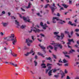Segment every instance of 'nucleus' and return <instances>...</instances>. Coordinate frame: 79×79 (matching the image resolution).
Segmentation results:
<instances>
[{
	"label": "nucleus",
	"mask_w": 79,
	"mask_h": 79,
	"mask_svg": "<svg viewBox=\"0 0 79 79\" xmlns=\"http://www.w3.org/2000/svg\"><path fill=\"white\" fill-rule=\"evenodd\" d=\"M31 31H29V32L30 33L32 32V30L34 32H35V33H36L37 32H39L41 31V30H39L38 29L36 28L35 27H33V26H32V27H31Z\"/></svg>",
	"instance_id": "f257e3e1"
},
{
	"label": "nucleus",
	"mask_w": 79,
	"mask_h": 79,
	"mask_svg": "<svg viewBox=\"0 0 79 79\" xmlns=\"http://www.w3.org/2000/svg\"><path fill=\"white\" fill-rule=\"evenodd\" d=\"M51 45H53L54 47H60V49H61L63 48V46L61 44H60L59 43H51Z\"/></svg>",
	"instance_id": "f03ea898"
},
{
	"label": "nucleus",
	"mask_w": 79,
	"mask_h": 79,
	"mask_svg": "<svg viewBox=\"0 0 79 79\" xmlns=\"http://www.w3.org/2000/svg\"><path fill=\"white\" fill-rule=\"evenodd\" d=\"M56 37H57L56 38V39L57 40H60V39H61V40H62V39H63V38L64 37V34L63 33H61V35L59 36L58 35H56Z\"/></svg>",
	"instance_id": "7ed1b4c3"
},
{
	"label": "nucleus",
	"mask_w": 79,
	"mask_h": 79,
	"mask_svg": "<svg viewBox=\"0 0 79 79\" xmlns=\"http://www.w3.org/2000/svg\"><path fill=\"white\" fill-rule=\"evenodd\" d=\"M26 42L27 43V45L28 46H30L31 45V43H32L33 41L32 40H31L29 39L26 40Z\"/></svg>",
	"instance_id": "20e7f679"
},
{
	"label": "nucleus",
	"mask_w": 79,
	"mask_h": 79,
	"mask_svg": "<svg viewBox=\"0 0 79 79\" xmlns=\"http://www.w3.org/2000/svg\"><path fill=\"white\" fill-rule=\"evenodd\" d=\"M11 41H13L12 42V44L13 45H15L16 42H17V40H16V37H15L14 39H12L11 40Z\"/></svg>",
	"instance_id": "39448f33"
},
{
	"label": "nucleus",
	"mask_w": 79,
	"mask_h": 79,
	"mask_svg": "<svg viewBox=\"0 0 79 79\" xmlns=\"http://www.w3.org/2000/svg\"><path fill=\"white\" fill-rule=\"evenodd\" d=\"M4 40H6V42H7L8 41H10V40H11V39H12L11 38L10 36H9L5 37L4 38Z\"/></svg>",
	"instance_id": "423d86ee"
},
{
	"label": "nucleus",
	"mask_w": 79,
	"mask_h": 79,
	"mask_svg": "<svg viewBox=\"0 0 79 79\" xmlns=\"http://www.w3.org/2000/svg\"><path fill=\"white\" fill-rule=\"evenodd\" d=\"M50 8L52 10V13L53 14H54V15H55V14H53V13H54V11H55V9H57V7H56L55 8H54V7H51Z\"/></svg>",
	"instance_id": "0eeeda50"
},
{
	"label": "nucleus",
	"mask_w": 79,
	"mask_h": 79,
	"mask_svg": "<svg viewBox=\"0 0 79 79\" xmlns=\"http://www.w3.org/2000/svg\"><path fill=\"white\" fill-rule=\"evenodd\" d=\"M60 74L61 75V78H63L64 77V76H65V73L63 72L62 71L60 72Z\"/></svg>",
	"instance_id": "6e6552de"
},
{
	"label": "nucleus",
	"mask_w": 79,
	"mask_h": 79,
	"mask_svg": "<svg viewBox=\"0 0 79 79\" xmlns=\"http://www.w3.org/2000/svg\"><path fill=\"white\" fill-rule=\"evenodd\" d=\"M51 68H52V67H51V66H49V67H48V69H46V74H47V73H48V71L50 70V69H51Z\"/></svg>",
	"instance_id": "1a4fd4ad"
},
{
	"label": "nucleus",
	"mask_w": 79,
	"mask_h": 79,
	"mask_svg": "<svg viewBox=\"0 0 79 79\" xmlns=\"http://www.w3.org/2000/svg\"><path fill=\"white\" fill-rule=\"evenodd\" d=\"M10 52L11 53V54L12 55H13V56H14L15 57H16V56H17V55L13 53V54L12 53V50L11 49L10 50Z\"/></svg>",
	"instance_id": "9d476101"
},
{
	"label": "nucleus",
	"mask_w": 79,
	"mask_h": 79,
	"mask_svg": "<svg viewBox=\"0 0 79 79\" xmlns=\"http://www.w3.org/2000/svg\"><path fill=\"white\" fill-rule=\"evenodd\" d=\"M39 47H40V48H41L42 49H43V50L45 49V47H44V46H41V44H40L39 45Z\"/></svg>",
	"instance_id": "9b49d317"
},
{
	"label": "nucleus",
	"mask_w": 79,
	"mask_h": 79,
	"mask_svg": "<svg viewBox=\"0 0 79 79\" xmlns=\"http://www.w3.org/2000/svg\"><path fill=\"white\" fill-rule=\"evenodd\" d=\"M15 24H16L18 26H20L19 22H18L17 20H15Z\"/></svg>",
	"instance_id": "f8f14e48"
},
{
	"label": "nucleus",
	"mask_w": 79,
	"mask_h": 79,
	"mask_svg": "<svg viewBox=\"0 0 79 79\" xmlns=\"http://www.w3.org/2000/svg\"><path fill=\"white\" fill-rule=\"evenodd\" d=\"M62 6H64V7L65 8H68V7L69 6H67L66 5L64 4H62Z\"/></svg>",
	"instance_id": "ddd939ff"
},
{
	"label": "nucleus",
	"mask_w": 79,
	"mask_h": 79,
	"mask_svg": "<svg viewBox=\"0 0 79 79\" xmlns=\"http://www.w3.org/2000/svg\"><path fill=\"white\" fill-rule=\"evenodd\" d=\"M53 70H50L48 73V74L49 76H50L52 75V71Z\"/></svg>",
	"instance_id": "4468645a"
},
{
	"label": "nucleus",
	"mask_w": 79,
	"mask_h": 79,
	"mask_svg": "<svg viewBox=\"0 0 79 79\" xmlns=\"http://www.w3.org/2000/svg\"><path fill=\"white\" fill-rule=\"evenodd\" d=\"M38 55H40L41 56H42L43 58H44L45 57V56L43 55V54H41V53L40 52H38Z\"/></svg>",
	"instance_id": "2eb2a0df"
},
{
	"label": "nucleus",
	"mask_w": 79,
	"mask_h": 79,
	"mask_svg": "<svg viewBox=\"0 0 79 79\" xmlns=\"http://www.w3.org/2000/svg\"><path fill=\"white\" fill-rule=\"evenodd\" d=\"M75 52V50H74L73 49H72L71 50H70L69 51V53L68 54H70V53H73L72 52Z\"/></svg>",
	"instance_id": "dca6fc26"
},
{
	"label": "nucleus",
	"mask_w": 79,
	"mask_h": 79,
	"mask_svg": "<svg viewBox=\"0 0 79 79\" xmlns=\"http://www.w3.org/2000/svg\"><path fill=\"white\" fill-rule=\"evenodd\" d=\"M2 24L4 27H6V26H7V25L8 24V23H3Z\"/></svg>",
	"instance_id": "f3484780"
},
{
	"label": "nucleus",
	"mask_w": 79,
	"mask_h": 79,
	"mask_svg": "<svg viewBox=\"0 0 79 79\" xmlns=\"http://www.w3.org/2000/svg\"><path fill=\"white\" fill-rule=\"evenodd\" d=\"M64 54V55H66L68 54V52L66 51H64L62 52Z\"/></svg>",
	"instance_id": "a211bd4d"
},
{
	"label": "nucleus",
	"mask_w": 79,
	"mask_h": 79,
	"mask_svg": "<svg viewBox=\"0 0 79 79\" xmlns=\"http://www.w3.org/2000/svg\"><path fill=\"white\" fill-rule=\"evenodd\" d=\"M53 20H55V19H56V21H59V18L57 17H53Z\"/></svg>",
	"instance_id": "6ab92c4d"
},
{
	"label": "nucleus",
	"mask_w": 79,
	"mask_h": 79,
	"mask_svg": "<svg viewBox=\"0 0 79 79\" xmlns=\"http://www.w3.org/2000/svg\"><path fill=\"white\" fill-rule=\"evenodd\" d=\"M46 60H51V61H52V59L51 58V57H46Z\"/></svg>",
	"instance_id": "aec40b11"
},
{
	"label": "nucleus",
	"mask_w": 79,
	"mask_h": 79,
	"mask_svg": "<svg viewBox=\"0 0 79 79\" xmlns=\"http://www.w3.org/2000/svg\"><path fill=\"white\" fill-rule=\"evenodd\" d=\"M10 37L11 38H15V35L14 34H11V36H10Z\"/></svg>",
	"instance_id": "412c9836"
},
{
	"label": "nucleus",
	"mask_w": 79,
	"mask_h": 79,
	"mask_svg": "<svg viewBox=\"0 0 79 79\" xmlns=\"http://www.w3.org/2000/svg\"><path fill=\"white\" fill-rule=\"evenodd\" d=\"M68 24H70V25H71V26H73V23H72V22H71V21H69Z\"/></svg>",
	"instance_id": "4be33fe9"
},
{
	"label": "nucleus",
	"mask_w": 79,
	"mask_h": 79,
	"mask_svg": "<svg viewBox=\"0 0 79 79\" xmlns=\"http://www.w3.org/2000/svg\"><path fill=\"white\" fill-rule=\"evenodd\" d=\"M57 65L59 66H62V64H60L59 63H56Z\"/></svg>",
	"instance_id": "5701e85b"
},
{
	"label": "nucleus",
	"mask_w": 79,
	"mask_h": 79,
	"mask_svg": "<svg viewBox=\"0 0 79 79\" xmlns=\"http://www.w3.org/2000/svg\"><path fill=\"white\" fill-rule=\"evenodd\" d=\"M26 27V26H24L23 25H22L21 27V29H24Z\"/></svg>",
	"instance_id": "b1692460"
},
{
	"label": "nucleus",
	"mask_w": 79,
	"mask_h": 79,
	"mask_svg": "<svg viewBox=\"0 0 79 79\" xmlns=\"http://www.w3.org/2000/svg\"><path fill=\"white\" fill-rule=\"evenodd\" d=\"M73 40V39H68V41H69V42H72Z\"/></svg>",
	"instance_id": "393cba45"
},
{
	"label": "nucleus",
	"mask_w": 79,
	"mask_h": 79,
	"mask_svg": "<svg viewBox=\"0 0 79 79\" xmlns=\"http://www.w3.org/2000/svg\"><path fill=\"white\" fill-rule=\"evenodd\" d=\"M22 18L24 21H27V19L25 17H23Z\"/></svg>",
	"instance_id": "a878e982"
},
{
	"label": "nucleus",
	"mask_w": 79,
	"mask_h": 79,
	"mask_svg": "<svg viewBox=\"0 0 79 79\" xmlns=\"http://www.w3.org/2000/svg\"><path fill=\"white\" fill-rule=\"evenodd\" d=\"M34 63H35V66H36L37 65V62L35 60L34 61Z\"/></svg>",
	"instance_id": "bb28decb"
},
{
	"label": "nucleus",
	"mask_w": 79,
	"mask_h": 79,
	"mask_svg": "<svg viewBox=\"0 0 79 79\" xmlns=\"http://www.w3.org/2000/svg\"><path fill=\"white\" fill-rule=\"evenodd\" d=\"M34 52V51L32 50V49L30 51V52H29V54H31V53H33Z\"/></svg>",
	"instance_id": "cd10ccee"
},
{
	"label": "nucleus",
	"mask_w": 79,
	"mask_h": 79,
	"mask_svg": "<svg viewBox=\"0 0 79 79\" xmlns=\"http://www.w3.org/2000/svg\"><path fill=\"white\" fill-rule=\"evenodd\" d=\"M63 61L64 62V63H67L68 61H66V60H65V59H64L63 60Z\"/></svg>",
	"instance_id": "c85d7f7f"
},
{
	"label": "nucleus",
	"mask_w": 79,
	"mask_h": 79,
	"mask_svg": "<svg viewBox=\"0 0 79 79\" xmlns=\"http://www.w3.org/2000/svg\"><path fill=\"white\" fill-rule=\"evenodd\" d=\"M65 34H66L68 35H69V32L68 31H65Z\"/></svg>",
	"instance_id": "c756f323"
},
{
	"label": "nucleus",
	"mask_w": 79,
	"mask_h": 79,
	"mask_svg": "<svg viewBox=\"0 0 79 79\" xmlns=\"http://www.w3.org/2000/svg\"><path fill=\"white\" fill-rule=\"evenodd\" d=\"M48 6H49V4L46 5L45 6V8H48Z\"/></svg>",
	"instance_id": "7c9ffc66"
},
{
	"label": "nucleus",
	"mask_w": 79,
	"mask_h": 79,
	"mask_svg": "<svg viewBox=\"0 0 79 79\" xmlns=\"http://www.w3.org/2000/svg\"><path fill=\"white\" fill-rule=\"evenodd\" d=\"M40 25L41 26H42V27H43L44 26V25L43 23L42 22H41L40 23Z\"/></svg>",
	"instance_id": "2f4dec72"
},
{
	"label": "nucleus",
	"mask_w": 79,
	"mask_h": 79,
	"mask_svg": "<svg viewBox=\"0 0 79 79\" xmlns=\"http://www.w3.org/2000/svg\"><path fill=\"white\" fill-rule=\"evenodd\" d=\"M31 5H32V3H31V2H29V3H28V6H30V7H31Z\"/></svg>",
	"instance_id": "473e14b6"
},
{
	"label": "nucleus",
	"mask_w": 79,
	"mask_h": 79,
	"mask_svg": "<svg viewBox=\"0 0 79 79\" xmlns=\"http://www.w3.org/2000/svg\"><path fill=\"white\" fill-rule=\"evenodd\" d=\"M63 23H65V22L64 21H63L62 22H60V24H63Z\"/></svg>",
	"instance_id": "72a5a7b5"
},
{
	"label": "nucleus",
	"mask_w": 79,
	"mask_h": 79,
	"mask_svg": "<svg viewBox=\"0 0 79 79\" xmlns=\"http://www.w3.org/2000/svg\"><path fill=\"white\" fill-rule=\"evenodd\" d=\"M29 54H30L29 52H27V54H25L24 55L26 56H28Z\"/></svg>",
	"instance_id": "f704fd0d"
},
{
	"label": "nucleus",
	"mask_w": 79,
	"mask_h": 79,
	"mask_svg": "<svg viewBox=\"0 0 79 79\" xmlns=\"http://www.w3.org/2000/svg\"><path fill=\"white\" fill-rule=\"evenodd\" d=\"M52 70H53V73H55L57 71L56 69H52Z\"/></svg>",
	"instance_id": "c9c22d12"
},
{
	"label": "nucleus",
	"mask_w": 79,
	"mask_h": 79,
	"mask_svg": "<svg viewBox=\"0 0 79 79\" xmlns=\"http://www.w3.org/2000/svg\"><path fill=\"white\" fill-rule=\"evenodd\" d=\"M49 48H50V49H51L52 50V49L53 48V47L52 46H51L49 45Z\"/></svg>",
	"instance_id": "e433bc0d"
},
{
	"label": "nucleus",
	"mask_w": 79,
	"mask_h": 79,
	"mask_svg": "<svg viewBox=\"0 0 79 79\" xmlns=\"http://www.w3.org/2000/svg\"><path fill=\"white\" fill-rule=\"evenodd\" d=\"M59 63H63V61H61V59L59 60Z\"/></svg>",
	"instance_id": "4c0bfd02"
},
{
	"label": "nucleus",
	"mask_w": 79,
	"mask_h": 79,
	"mask_svg": "<svg viewBox=\"0 0 79 79\" xmlns=\"http://www.w3.org/2000/svg\"><path fill=\"white\" fill-rule=\"evenodd\" d=\"M24 50H27V49H29V48H27L26 46L24 47Z\"/></svg>",
	"instance_id": "58836bf2"
},
{
	"label": "nucleus",
	"mask_w": 79,
	"mask_h": 79,
	"mask_svg": "<svg viewBox=\"0 0 79 79\" xmlns=\"http://www.w3.org/2000/svg\"><path fill=\"white\" fill-rule=\"evenodd\" d=\"M52 56H53L54 58H55V59H56V57L55 55H54V54H52Z\"/></svg>",
	"instance_id": "ea45409f"
},
{
	"label": "nucleus",
	"mask_w": 79,
	"mask_h": 79,
	"mask_svg": "<svg viewBox=\"0 0 79 79\" xmlns=\"http://www.w3.org/2000/svg\"><path fill=\"white\" fill-rule=\"evenodd\" d=\"M17 14L18 15H19V16H20V18H22V16H21V15L19 13H17Z\"/></svg>",
	"instance_id": "a19ab883"
},
{
	"label": "nucleus",
	"mask_w": 79,
	"mask_h": 79,
	"mask_svg": "<svg viewBox=\"0 0 79 79\" xmlns=\"http://www.w3.org/2000/svg\"><path fill=\"white\" fill-rule=\"evenodd\" d=\"M58 33H59V32H54V34L55 35H56L57 34H58Z\"/></svg>",
	"instance_id": "79ce46f5"
},
{
	"label": "nucleus",
	"mask_w": 79,
	"mask_h": 79,
	"mask_svg": "<svg viewBox=\"0 0 79 79\" xmlns=\"http://www.w3.org/2000/svg\"><path fill=\"white\" fill-rule=\"evenodd\" d=\"M47 27H48V26H44L43 27V29L44 30L46 29V28Z\"/></svg>",
	"instance_id": "37998d69"
},
{
	"label": "nucleus",
	"mask_w": 79,
	"mask_h": 79,
	"mask_svg": "<svg viewBox=\"0 0 79 79\" xmlns=\"http://www.w3.org/2000/svg\"><path fill=\"white\" fill-rule=\"evenodd\" d=\"M36 15H38V16H40V17H41L42 16V15H40V14L39 13H36Z\"/></svg>",
	"instance_id": "c03bdc74"
},
{
	"label": "nucleus",
	"mask_w": 79,
	"mask_h": 79,
	"mask_svg": "<svg viewBox=\"0 0 79 79\" xmlns=\"http://www.w3.org/2000/svg\"><path fill=\"white\" fill-rule=\"evenodd\" d=\"M65 57H68V58H70V57H69V56L67 55H65Z\"/></svg>",
	"instance_id": "a18cd8bd"
},
{
	"label": "nucleus",
	"mask_w": 79,
	"mask_h": 79,
	"mask_svg": "<svg viewBox=\"0 0 79 79\" xmlns=\"http://www.w3.org/2000/svg\"><path fill=\"white\" fill-rule=\"evenodd\" d=\"M54 77H56V78H57V77H58L59 76L58 75H54Z\"/></svg>",
	"instance_id": "49530a36"
},
{
	"label": "nucleus",
	"mask_w": 79,
	"mask_h": 79,
	"mask_svg": "<svg viewBox=\"0 0 79 79\" xmlns=\"http://www.w3.org/2000/svg\"><path fill=\"white\" fill-rule=\"evenodd\" d=\"M64 10V8H63V7H61L60 8V11H61V10Z\"/></svg>",
	"instance_id": "de8ad7c7"
},
{
	"label": "nucleus",
	"mask_w": 79,
	"mask_h": 79,
	"mask_svg": "<svg viewBox=\"0 0 79 79\" xmlns=\"http://www.w3.org/2000/svg\"><path fill=\"white\" fill-rule=\"evenodd\" d=\"M56 50H57V47H54V50H55L56 52Z\"/></svg>",
	"instance_id": "09e8293b"
},
{
	"label": "nucleus",
	"mask_w": 79,
	"mask_h": 79,
	"mask_svg": "<svg viewBox=\"0 0 79 79\" xmlns=\"http://www.w3.org/2000/svg\"><path fill=\"white\" fill-rule=\"evenodd\" d=\"M40 35H41V36H42V37H45V35H44L41 33L40 34Z\"/></svg>",
	"instance_id": "8fccbe9b"
},
{
	"label": "nucleus",
	"mask_w": 79,
	"mask_h": 79,
	"mask_svg": "<svg viewBox=\"0 0 79 79\" xmlns=\"http://www.w3.org/2000/svg\"><path fill=\"white\" fill-rule=\"evenodd\" d=\"M75 31H76V32H78V31H79V29H77L75 30Z\"/></svg>",
	"instance_id": "3c124183"
},
{
	"label": "nucleus",
	"mask_w": 79,
	"mask_h": 79,
	"mask_svg": "<svg viewBox=\"0 0 79 79\" xmlns=\"http://www.w3.org/2000/svg\"><path fill=\"white\" fill-rule=\"evenodd\" d=\"M57 16H58V17L60 16V13H57Z\"/></svg>",
	"instance_id": "603ef678"
},
{
	"label": "nucleus",
	"mask_w": 79,
	"mask_h": 79,
	"mask_svg": "<svg viewBox=\"0 0 79 79\" xmlns=\"http://www.w3.org/2000/svg\"><path fill=\"white\" fill-rule=\"evenodd\" d=\"M64 72L65 74H67V73H68V71H67V70H66V69L65 70Z\"/></svg>",
	"instance_id": "864d4df0"
},
{
	"label": "nucleus",
	"mask_w": 79,
	"mask_h": 79,
	"mask_svg": "<svg viewBox=\"0 0 79 79\" xmlns=\"http://www.w3.org/2000/svg\"><path fill=\"white\" fill-rule=\"evenodd\" d=\"M31 39H32V40H33L34 41V36H31Z\"/></svg>",
	"instance_id": "5fc2aeb1"
},
{
	"label": "nucleus",
	"mask_w": 79,
	"mask_h": 79,
	"mask_svg": "<svg viewBox=\"0 0 79 79\" xmlns=\"http://www.w3.org/2000/svg\"><path fill=\"white\" fill-rule=\"evenodd\" d=\"M41 66H45V64L43 63L41 65Z\"/></svg>",
	"instance_id": "6e6d98bb"
},
{
	"label": "nucleus",
	"mask_w": 79,
	"mask_h": 79,
	"mask_svg": "<svg viewBox=\"0 0 79 79\" xmlns=\"http://www.w3.org/2000/svg\"><path fill=\"white\" fill-rule=\"evenodd\" d=\"M53 6L54 7H56V6H55V4L54 3H53Z\"/></svg>",
	"instance_id": "4d7b16f0"
},
{
	"label": "nucleus",
	"mask_w": 79,
	"mask_h": 79,
	"mask_svg": "<svg viewBox=\"0 0 79 79\" xmlns=\"http://www.w3.org/2000/svg\"><path fill=\"white\" fill-rule=\"evenodd\" d=\"M78 45H77V44H76L75 45V47H76V48H79V47H78Z\"/></svg>",
	"instance_id": "13d9d810"
},
{
	"label": "nucleus",
	"mask_w": 79,
	"mask_h": 79,
	"mask_svg": "<svg viewBox=\"0 0 79 79\" xmlns=\"http://www.w3.org/2000/svg\"><path fill=\"white\" fill-rule=\"evenodd\" d=\"M49 65H52V64H47V66H48Z\"/></svg>",
	"instance_id": "bf43d9fd"
},
{
	"label": "nucleus",
	"mask_w": 79,
	"mask_h": 79,
	"mask_svg": "<svg viewBox=\"0 0 79 79\" xmlns=\"http://www.w3.org/2000/svg\"><path fill=\"white\" fill-rule=\"evenodd\" d=\"M73 26H74L75 27H76V26H77L76 24L75 23L73 24Z\"/></svg>",
	"instance_id": "052dcab7"
},
{
	"label": "nucleus",
	"mask_w": 79,
	"mask_h": 79,
	"mask_svg": "<svg viewBox=\"0 0 79 79\" xmlns=\"http://www.w3.org/2000/svg\"><path fill=\"white\" fill-rule=\"evenodd\" d=\"M37 40H39V42H42V40H40V39H39V38H38V39H37Z\"/></svg>",
	"instance_id": "680f3d73"
},
{
	"label": "nucleus",
	"mask_w": 79,
	"mask_h": 79,
	"mask_svg": "<svg viewBox=\"0 0 79 79\" xmlns=\"http://www.w3.org/2000/svg\"><path fill=\"white\" fill-rule=\"evenodd\" d=\"M76 6H79V4H76Z\"/></svg>",
	"instance_id": "e2e57ef3"
},
{
	"label": "nucleus",
	"mask_w": 79,
	"mask_h": 79,
	"mask_svg": "<svg viewBox=\"0 0 79 79\" xmlns=\"http://www.w3.org/2000/svg\"><path fill=\"white\" fill-rule=\"evenodd\" d=\"M26 8H27V9H28L29 8H31V7H30V6H27L26 7Z\"/></svg>",
	"instance_id": "0e129e2a"
},
{
	"label": "nucleus",
	"mask_w": 79,
	"mask_h": 79,
	"mask_svg": "<svg viewBox=\"0 0 79 79\" xmlns=\"http://www.w3.org/2000/svg\"><path fill=\"white\" fill-rule=\"evenodd\" d=\"M67 79H70V78L69 77V76H67Z\"/></svg>",
	"instance_id": "69168bd1"
},
{
	"label": "nucleus",
	"mask_w": 79,
	"mask_h": 79,
	"mask_svg": "<svg viewBox=\"0 0 79 79\" xmlns=\"http://www.w3.org/2000/svg\"><path fill=\"white\" fill-rule=\"evenodd\" d=\"M73 31H72L71 32V35H73Z\"/></svg>",
	"instance_id": "338daca9"
},
{
	"label": "nucleus",
	"mask_w": 79,
	"mask_h": 79,
	"mask_svg": "<svg viewBox=\"0 0 79 79\" xmlns=\"http://www.w3.org/2000/svg\"><path fill=\"white\" fill-rule=\"evenodd\" d=\"M0 34L1 35H3V32H1V33H0Z\"/></svg>",
	"instance_id": "774afa93"
}]
</instances>
